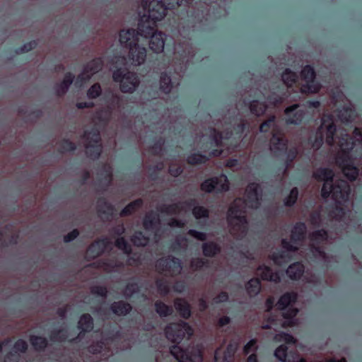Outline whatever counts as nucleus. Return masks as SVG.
Here are the masks:
<instances>
[{"label":"nucleus","mask_w":362,"mask_h":362,"mask_svg":"<svg viewBox=\"0 0 362 362\" xmlns=\"http://www.w3.org/2000/svg\"><path fill=\"white\" fill-rule=\"evenodd\" d=\"M160 21L150 18V15H144L139 21L136 30L130 28L119 32V41L124 47L129 49V57L133 65L142 64L146 58V48L139 45V35L150 39L149 48L155 53L163 51L166 35L156 30L157 22Z\"/></svg>","instance_id":"nucleus-1"},{"label":"nucleus","mask_w":362,"mask_h":362,"mask_svg":"<svg viewBox=\"0 0 362 362\" xmlns=\"http://www.w3.org/2000/svg\"><path fill=\"white\" fill-rule=\"evenodd\" d=\"M165 334L168 340L175 344L170 348V352L177 362H194V360H202V353L199 349L188 346L182 348L180 344L186 339L189 341L194 334L193 328L187 322L180 321L166 326Z\"/></svg>","instance_id":"nucleus-2"},{"label":"nucleus","mask_w":362,"mask_h":362,"mask_svg":"<svg viewBox=\"0 0 362 362\" xmlns=\"http://www.w3.org/2000/svg\"><path fill=\"white\" fill-rule=\"evenodd\" d=\"M355 141L354 138L349 134H341L339 141L341 151L335 158L337 165L350 181L356 180L358 175V169L354 165L351 157V151L356 145Z\"/></svg>","instance_id":"nucleus-3"},{"label":"nucleus","mask_w":362,"mask_h":362,"mask_svg":"<svg viewBox=\"0 0 362 362\" xmlns=\"http://www.w3.org/2000/svg\"><path fill=\"white\" fill-rule=\"evenodd\" d=\"M270 150L279 159L286 157L283 159L280 169L283 170L284 175L286 174L298 155V149L296 147L288 148L287 139L279 132H274L270 139Z\"/></svg>","instance_id":"nucleus-4"},{"label":"nucleus","mask_w":362,"mask_h":362,"mask_svg":"<svg viewBox=\"0 0 362 362\" xmlns=\"http://www.w3.org/2000/svg\"><path fill=\"white\" fill-rule=\"evenodd\" d=\"M245 202L241 198L235 199L229 206L227 214V220L230 226L231 233L238 238L245 237L248 230Z\"/></svg>","instance_id":"nucleus-5"},{"label":"nucleus","mask_w":362,"mask_h":362,"mask_svg":"<svg viewBox=\"0 0 362 362\" xmlns=\"http://www.w3.org/2000/svg\"><path fill=\"white\" fill-rule=\"evenodd\" d=\"M336 132L337 126L333 115L332 114H324L321 117L320 125L317 129L315 134L310 136L308 141L313 148L317 150L324 144L325 135L326 143L329 146H333L335 141Z\"/></svg>","instance_id":"nucleus-6"},{"label":"nucleus","mask_w":362,"mask_h":362,"mask_svg":"<svg viewBox=\"0 0 362 362\" xmlns=\"http://www.w3.org/2000/svg\"><path fill=\"white\" fill-rule=\"evenodd\" d=\"M122 340H125V339L122 328L117 325H110L102 332V339L90 344L88 347V351L93 354H101L105 351H109L108 344L110 343H119Z\"/></svg>","instance_id":"nucleus-7"},{"label":"nucleus","mask_w":362,"mask_h":362,"mask_svg":"<svg viewBox=\"0 0 362 362\" xmlns=\"http://www.w3.org/2000/svg\"><path fill=\"white\" fill-rule=\"evenodd\" d=\"M112 79L119 83V89L124 93H133L140 83L137 74L125 68H117L112 73Z\"/></svg>","instance_id":"nucleus-8"},{"label":"nucleus","mask_w":362,"mask_h":362,"mask_svg":"<svg viewBox=\"0 0 362 362\" xmlns=\"http://www.w3.org/2000/svg\"><path fill=\"white\" fill-rule=\"evenodd\" d=\"M182 4L181 0H152L149 5L148 15L154 20H162L168 10L176 8Z\"/></svg>","instance_id":"nucleus-9"},{"label":"nucleus","mask_w":362,"mask_h":362,"mask_svg":"<svg viewBox=\"0 0 362 362\" xmlns=\"http://www.w3.org/2000/svg\"><path fill=\"white\" fill-rule=\"evenodd\" d=\"M300 77L305 82L300 87V91L303 93H317L320 90L322 86L316 80V73L311 65H305L302 69Z\"/></svg>","instance_id":"nucleus-10"},{"label":"nucleus","mask_w":362,"mask_h":362,"mask_svg":"<svg viewBox=\"0 0 362 362\" xmlns=\"http://www.w3.org/2000/svg\"><path fill=\"white\" fill-rule=\"evenodd\" d=\"M83 137L88 141L86 145L88 157L93 160L98 159L102 153V146L99 144L101 138L98 129L93 127L90 130L86 131Z\"/></svg>","instance_id":"nucleus-11"},{"label":"nucleus","mask_w":362,"mask_h":362,"mask_svg":"<svg viewBox=\"0 0 362 362\" xmlns=\"http://www.w3.org/2000/svg\"><path fill=\"white\" fill-rule=\"evenodd\" d=\"M202 191L206 193L216 192L217 194L229 190V181L224 174L206 179L200 185Z\"/></svg>","instance_id":"nucleus-12"},{"label":"nucleus","mask_w":362,"mask_h":362,"mask_svg":"<svg viewBox=\"0 0 362 362\" xmlns=\"http://www.w3.org/2000/svg\"><path fill=\"white\" fill-rule=\"evenodd\" d=\"M156 267L159 273L166 272L170 276L180 274L182 268L180 259L170 255L158 259Z\"/></svg>","instance_id":"nucleus-13"},{"label":"nucleus","mask_w":362,"mask_h":362,"mask_svg":"<svg viewBox=\"0 0 362 362\" xmlns=\"http://www.w3.org/2000/svg\"><path fill=\"white\" fill-rule=\"evenodd\" d=\"M287 124H302L306 119L307 111L300 108L299 104H293L287 107L284 110Z\"/></svg>","instance_id":"nucleus-14"},{"label":"nucleus","mask_w":362,"mask_h":362,"mask_svg":"<svg viewBox=\"0 0 362 362\" xmlns=\"http://www.w3.org/2000/svg\"><path fill=\"white\" fill-rule=\"evenodd\" d=\"M262 198L260 185L257 182L250 183L246 188L245 202L249 204V207L257 209L260 205Z\"/></svg>","instance_id":"nucleus-15"},{"label":"nucleus","mask_w":362,"mask_h":362,"mask_svg":"<svg viewBox=\"0 0 362 362\" xmlns=\"http://www.w3.org/2000/svg\"><path fill=\"white\" fill-rule=\"evenodd\" d=\"M332 199L337 204L349 199L351 188L347 182L341 180L332 186Z\"/></svg>","instance_id":"nucleus-16"},{"label":"nucleus","mask_w":362,"mask_h":362,"mask_svg":"<svg viewBox=\"0 0 362 362\" xmlns=\"http://www.w3.org/2000/svg\"><path fill=\"white\" fill-rule=\"evenodd\" d=\"M110 241L107 238H99L93 241L87 249V257L94 259L103 254Z\"/></svg>","instance_id":"nucleus-17"},{"label":"nucleus","mask_w":362,"mask_h":362,"mask_svg":"<svg viewBox=\"0 0 362 362\" xmlns=\"http://www.w3.org/2000/svg\"><path fill=\"white\" fill-rule=\"evenodd\" d=\"M94 318H78L77 329L80 330L77 336L71 341L75 344H83V339L86 334L93 329Z\"/></svg>","instance_id":"nucleus-18"},{"label":"nucleus","mask_w":362,"mask_h":362,"mask_svg":"<svg viewBox=\"0 0 362 362\" xmlns=\"http://www.w3.org/2000/svg\"><path fill=\"white\" fill-rule=\"evenodd\" d=\"M257 272L263 281H272L276 284L281 281L279 274L278 272H274L270 267L264 264L257 267Z\"/></svg>","instance_id":"nucleus-19"},{"label":"nucleus","mask_w":362,"mask_h":362,"mask_svg":"<svg viewBox=\"0 0 362 362\" xmlns=\"http://www.w3.org/2000/svg\"><path fill=\"white\" fill-rule=\"evenodd\" d=\"M74 75L71 72H66L64 74L62 82L57 83L54 86V90L58 97L64 96L69 90V87L73 83Z\"/></svg>","instance_id":"nucleus-20"},{"label":"nucleus","mask_w":362,"mask_h":362,"mask_svg":"<svg viewBox=\"0 0 362 362\" xmlns=\"http://www.w3.org/2000/svg\"><path fill=\"white\" fill-rule=\"evenodd\" d=\"M298 298V295L293 291L286 292L280 296L276 303V309L278 310H284L289 306H293Z\"/></svg>","instance_id":"nucleus-21"},{"label":"nucleus","mask_w":362,"mask_h":362,"mask_svg":"<svg viewBox=\"0 0 362 362\" xmlns=\"http://www.w3.org/2000/svg\"><path fill=\"white\" fill-rule=\"evenodd\" d=\"M96 209L99 214L105 216L107 219L113 217L115 212L114 205L103 197L98 199Z\"/></svg>","instance_id":"nucleus-22"},{"label":"nucleus","mask_w":362,"mask_h":362,"mask_svg":"<svg viewBox=\"0 0 362 362\" xmlns=\"http://www.w3.org/2000/svg\"><path fill=\"white\" fill-rule=\"evenodd\" d=\"M74 337V334H71L67 328L54 329L49 334V339L53 342L69 341L74 344L71 341Z\"/></svg>","instance_id":"nucleus-23"},{"label":"nucleus","mask_w":362,"mask_h":362,"mask_svg":"<svg viewBox=\"0 0 362 362\" xmlns=\"http://www.w3.org/2000/svg\"><path fill=\"white\" fill-rule=\"evenodd\" d=\"M306 231L307 228L305 223L301 221L296 223L291 230V240L294 244L303 241L305 238Z\"/></svg>","instance_id":"nucleus-24"},{"label":"nucleus","mask_w":362,"mask_h":362,"mask_svg":"<svg viewBox=\"0 0 362 362\" xmlns=\"http://www.w3.org/2000/svg\"><path fill=\"white\" fill-rule=\"evenodd\" d=\"M160 223V220L159 215L153 211L147 213L143 220L144 228L147 231L156 230Z\"/></svg>","instance_id":"nucleus-25"},{"label":"nucleus","mask_w":362,"mask_h":362,"mask_svg":"<svg viewBox=\"0 0 362 362\" xmlns=\"http://www.w3.org/2000/svg\"><path fill=\"white\" fill-rule=\"evenodd\" d=\"M132 309L131 304L124 300L115 301L110 306V310L117 317H125Z\"/></svg>","instance_id":"nucleus-26"},{"label":"nucleus","mask_w":362,"mask_h":362,"mask_svg":"<svg viewBox=\"0 0 362 362\" xmlns=\"http://www.w3.org/2000/svg\"><path fill=\"white\" fill-rule=\"evenodd\" d=\"M313 176L319 182H333L334 173L329 168L320 167L313 173Z\"/></svg>","instance_id":"nucleus-27"},{"label":"nucleus","mask_w":362,"mask_h":362,"mask_svg":"<svg viewBox=\"0 0 362 362\" xmlns=\"http://www.w3.org/2000/svg\"><path fill=\"white\" fill-rule=\"evenodd\" d=\"M304 270V265L300 262H296L288 266L286 274L292 280H298L303 276Z\"/></svg>","instance_id":"nucleus-28"},{"label":"nucleus","mask_w":362,"mask_h":362,"mask_svg":"<svg viewBox=\"0 0 362 362\" xmlns=\"http://www.w3.org/2000/svg\"><path fill=\"white\" fill-rule=\"evenodd\" d=\"M202 249L203 255L206 257H214L221 251V246L214 241L204 243Z\"/></svg>","instance_id":"nucleus-29"},{"label":"nucleus","mask_w":362,"mask_h":362,"mask_svg":"<svg viewBox=\"0 0 362 362\" xmlns=\"http://www.w3.org/2000/svg\"><path fill=\"white\" fill-rule=\"evenodd\" d=\"M174 307L179 313L180 317H192L189 303L184 298H177L174 300Z\"/></svg>","instance_id":"nucleus-30"},{"label":"nucleus","mask_w":362,"mask_h":362,"mask_svg":"<svg viewBox=\"0 0 362 362\" xmlns=\"http://www.w3.org/2000/svg\"><path fill=\"white\" fill-rule=\"evenodd\" d=\"M244 103L249 106L250 112L257 117L263 115L267 109V106L265 103L259 102L256 100L249 103L245 100Z\"/></svg>","instance_id":"nucleus-31"},{"label":"nucleus","mask_w":362,"mask_h":362,"mask_svg":"<svg viewBox=\"0 0 362 362\" xmlns=\"http://www.w3.org/2000/svg\"><path fill=\"white\" fill-rule=\"evenodd\" d=\"M262 288L261 280L258 278H252L245 284V290L250 297L257 296Z\"/></svg>","instance_id":"nucleus-32"},{"label":"nucleus","mask_w":362,"mask_h":362,"mask_svg":"<svg viewBox=\"0 0 362 362\" xmlns=\"http://www.w3.org/2000/svg\"><path fill=\"white\" fill-rule=\"evenodd\" d=\"M144 204L142 199H136L130 203H129L124 208L120 211L119 216L121 217L129 216L133 214L137 209L141 208Z\"/></svg>","instance_id":"nucleus-33"},{"label":"nucleus","mask_w":362,"mask_h":362,"mask_svg":"<svg viewBox=\"0 0 362 362\" xmlns=\"http://www.w3.org/2000/svg\"><path fill=\"white\" fill-rule=\"evenodd\" d=\"M104 65V61L102 57H96L88 62L84 69L91 76L100 71Z\"/></svg>","instance_id":"nucleus-34"},{"label":"nucleus","mask_w":362,"mask_h":362,"mask_svg":"<svg viewBox=\"0 0 362 362\" xmlns=\"http://www.w3.org/2000/svg\"><path fill=\"white\" fill-rule=\"evenodd\" d=\"M173 88L171 76L168 72H162L160 77V90L165 93L168 94Z\"/></svg>","instance_id":"nucleus-35"},{"label":"nucleus","mask_w":362,"mask_h":362,"mask_svg":"<svg viewBox=\"0 0 362 362\" xmlns=\"http://www.w3.org/2000/svg\"><path fill=\"white\" fill-rule=\"evenodd\" d=\"M30 342L33 349L37 351H43L48 346L47 339L41 336L31 335Z\"/></svg>","instance_id":"nucleus-36"},{"label":"nucleus","mask_w":362,"mask_h":362,"mask_svg":"<svg viewBox=\"0 0 362 362\" xmlns=\"http://www.w3.org/2000/svg\"><path fill=\"white\" fill-rule=\"evenodd\" d=\"M247 122L241 118L240 122L234 125L233 130L226 132V138L230 139L234 134L238 139H240L247 128Z\"/></svg>","instance_id":"nucleus-37"},{"label":"nucleus","mask_w":362,"mask_h":362,"mask_svg":"<svg viewBox=\"0 0 362 362\" xmlns=\"http://www.w3.org/2000/svg\"><path fill=\"white\" fill-rule=\"evenodd\" d=\"M298 78L297 74L290 69H286L281 74V79L288 88H291L297 82Z\"/></svg>","instance_id":"nucleus-38"},{"label":"nucleus","mask_w":362,"mask_h":362,"mask_svg":"<svg viewBox=\"0 0 362 362\" xmlns=\"http://www.w3.org/2000/svg\"><path fill=\"white\" fill-rule=\"evenodd\" d=\"M209 158L201 153H192L187 156V163L191 165H197L206 163Z\"/></svg>","instance_id":"nucleus-39"},{"label":"nucleus","mask_w":362,"mask_h":362,"mask_svg":"<svg viewBox=\"0 0 362 362\" xmlns=\"http://www.w3.org/2000/svg\"><path fill=\"white\" fill-rule=\"evenodd\" d=\"M130 240L134 246L144 247L148 243L149 238L142 231L137 230L132 235Z\"/></svg>","instance_id":"nucleus-40"},{"label":"nucleus","mask_w":362,"mask_h":362,"mask_svg":"<svg viewBox=\"0 0 362 362\" xmlns=\"http://www.w3.org/2000/svg\"><path fill=\"white\" fill-rule=\"evenodd\" d=\"M328 233L325 229H319L312 232L310 235V240L315 244H320L328 239Z\"/></svg>","instance_id":"nucleus-41"},{"label":"nucleus","mask_w":362,"mask_h":362,"mask_svg":"<svg viewBox=\"0 0 362 362\" xmlns=\"http://www.w3.org/2000/svg\"><path fill=\"white\" fill-rule=\"evenodd\" d=\"M154 307L159 317H168L173 312L172 306L168 305L161 300H156Z\"/></svg>","instance_id":"nucleus-42"},{"label":"nucleus","mask_w":362,"mask_h":362,"mask_svg":"<svg viewBox=\"0 0 362 362\" xmlns=\"http://www.w3.org/2000/svg\"><path fill=\"white\" fill-rule=\"evenodd\" d=\"M141 286H139L138 282L132 281L127 284L124 288V295L127 298H131L134 297L136 295L139 294L140 292Z\"/></svg>","instance_id":"nucleus-43"},{"label":"nucleus","mask_w":362,"mask_h":362,"mask_svg":"<svg viewBox=\"0 0 362 362\" xmlns=\"http://www.w3.org/2000/svg\"><path fill=\"white\" fill-rule=\"evenodd\" d=\"M115 245L119 249L122 250L124 254L129 256L132 253V246L125 240L124 237H119L115 242Z\"/></svg>","instance_id":"nucleus-44"},{"label":"nucleus","mask_w":362,"mask_h":362,"mask_svg":"<svg viewBox=\"0 0 362 362\" xmlns=\"http://www.w3.org/2000/svg\"><path fill=\"white\" fill-rule=\"evenodd\" d=\"M288 347L286 344L278 346L274 351V356L281 362H292L287 358Z\"/></svg>","instance_id":"nucleus-45"},{"label":"nucleus","mask_w":362,"mask_h":362,"mask_svg":"<svg viewBox=\"0 0 362 362\" xmlns=\"http://www.w3.org/2000/svg\"><path fill=\"white\" fill-rule=\"evenodd\" d=\"M102 180L110 183L112 180V168L108 163H103L100 170Z\"/></svg>","instance_id":"nucleus-46"},{"label":"nucleus","mask_w":362,"mask_h":362,"mask_svg":"<svg viewBox=\"0 0 362 362\" xmlns=\"http://www.w3.org/2000/svg\"><path fill=\"white\" fill-rule=\"evenodd\" d=\"M299 191L297 187H293L291 189L290 193L287 197L284 200V204L286 206L291 207L297 202L298 198Z\"/></svg>","instance_id":"nucleus-47"},{"label":"nucleus","mask_w":362,"mask_h":362,"mask_svg":"<svg viewBox=\"0 0 362 362\" xmlns=\"http://www.w3.org/2000/svg\"><path fill=\"white\" fill-rule=\"evenodd\" d=\"M123 101L121 96L117 94L112 93L110 99V104L107 106L110 112L113 110H119L122 107Z\"/></svg>","instance_id":"nucleus-48"},{"label":"nucleus","mask_w":362,"mask_h":362,"mask_svg":"<svg viewBox=\"0 0 362 362\" xmlns=\"http://www.w3.org/2000/svg\"><path fill=\"white\" fill-rule=\"evenodd\" d=\"M192 214L196 219L208 218L209 211L203 206H195L192 208Z\"/></svg>","instance_id":"nucleus-49"},{"label":"nucleus","mask_w":362,"mask_h":362,"mask_svg":"<svg viewBox=\"0 0 362 362\" xmlns=\"http://www.w3.org/2000/svg\"><path fill=\"white\" fill-rule=\"evenodd\" d=\"M91 77L92 76L88 71H86V69L83 68V71L77 76L74 86L77 88H81L86 82L90 80Z\"/></svg>","instance_id":"nucleus-50"},{"label":"nucleus","mask_w":362,"mask_h":362,"mask_svg":"<svg viewBox=\"0 0 362 362\" xmlns=\"http://www.w3.org/2000/svg\"><path fill=\"white\" fill-rule=\"evenodd\" d=\"M156 286L158 293L165 296L170 293V287L168 283L163 279H158L156 281Z\"/></svg>","instance_id":"nucleus-51"},{"label":"nucleus","mask_w":362,"mask_h":362,"mask_svg":"<svg viewBox=\"0 0 362 362\" xmlns=\"http://www.w3.org/2000/svg\"><path fill=\"white\" fill-rule=\"evenodd\" d=\"M37 46V41L31 40V41H29V42L25 43L22 46L17 47L15 49V52L17 54H24V53H26L29 51L34 49L35 48H36Z\"/></svg>","instance_id":"nucleus-52"},{"label":"nucleus","mask_w":362,"mask_h":362,"mask_svg":"<svg viewBox=\"0 0 362 362\" xmlns=\"http://www.w3.org/2000/svg\"><path fill=\"white\" fill-rule=\"evenodd\" d=\"M288 257H289L288 254L284 250H276L270 255V259L277 265H280L281 261Z\"/></svg>","instance_id":"nucleus-53"},{"label":"nucleus","mask_w":362,"mask_h":362,"mask_svg":"<svg viewBox=\"0 0 362 362\" xmlns=\"http://www.w3.org/2000/svg\"><path fill=\"white\" fill-rule=\"evenodd\" d=\"M102 93V88L98 83L92 85L87 90V97L89 99H95Z\"/></svg>","instance_id":"nucleus-54"},{"label":"nucleus","mask_w":362,"mask_h":362,"mask_svg":"<svg viewBox=\"0 0 362 362\" xmlns=\"http://www.w3.org/2000/svg\"><path fill=\"white\" fill-rule=\"evenodd\" d=\"M209 261L203 258L197 257L193 259L190 262V267L194 271H199L203 267H208Z\"/></svg>","instance_id":"nucleus-55"},{"label":"nucleus","mask_w":362,"mask_h":362,"mask_svg":"<svg viewBox=\"0 0 362 362\" xmlns=\"http://www.w3.org/2000/svg\"><path fill=\"white\" fill-rule=\"evenodd\" d=\"M276 339L279 341L284 342L286 344L293 345L296 343V339L293 335L284 332L276 334Z\"/></svg>","instance_id":"nucleus-56"},{"label":"nucleus","mask_w":362,"mask_h":362,"mask_svg":"<svg viewBox=\"0 0 362 362\" xmlns=\"http://www.w3.org/2000/svg\"><path fill=\"white\" fill-rule=\"evenodd\" d=\"M339 117L343 123H349L353 120V111L351 108L346 107L340 111Z\"/></svg>","instance_id":"nucleus-57"},{"label":"nucleus","mask_w":362,"mask_h":362,"mask_svg":"<svg viewBox=\"0 0 362 362\" xmlns=\"http://www.w3.org/2000/svg\"><path fill=\"white\" fill-rule=\"evenodd\" d=\"M276 117L274 115L271 116L267 120L263 122L259 126V131L262 133H267L269 132L272 126L275 124Z\"/></svg>","instance_id":"nucleus-58"},{"label":"nucleus","mask_w":362,"mask_h":362,"mask_svg":"<svg viewBox=\"0 0 362 362\" xmlns=\"http://www.w3.org/2000/svg\"><path fill=\"white\" fill-rule=\"evenodd\" d=\"M76 149V144L68 139H64L60 144L62 152H72Z\"/></svg>","instance_id":"nucleus-59"},{"label":"nucleus","mask_w":362,"mask_h":362,"mask_svg":"<svg viewBox=\"0 0 362 362\" xmlns=\"http://www.w3.org/2000/svg\"><path fill=\"white\" fill-rule=\"evenodd\" d=\"M165 141L163 138H159L151 147V153L153 156H158L163 150Z\"/></svg>","instance_id":"nucleus-60"},{"label":"nucleus","mask_w":362,"mask_h":362,"mask_svg":"<svg viewBox=\"0 0 362 362\" xmlns=\"http://www.w3.org/2000/svg\"><path fill=\"white\" fill-rule=\"evenodd\" d=\"M180 210V203L164 205L160 209V211L162 213H165L168 214H177Z\"/></svg>","instance_id":"nucleus-61"},{"label":"nucleus","mask_w":362,"mask_h":362,"mask_svg":"<svg viewBox=\"0 0 362 362\" xmlns=\"http://www.w3.org/2000/svg\"><path fill=\"white\" fill-rule=\"evenodd\" d=\"M310 252L315 257L325 258L326 253L323 248L320 246V244L313 243L310 245Z\"/></svg>","instance_id":"nucleus-62"},{"label":"nucleus","mask_w":362,"mask_h":362,"mask_svg":"<svg viewBox=\"0 0 362 362\" xmlns=\"http://www.w3.org/2000/svg\"><path fill=\"white\" fill-rule=\"evenodd\" d=\"M90 292L92 294L103 298H106L107 296V289L104 286H93L90 288Z\"/></svg>","instance_id":"nucleus-63"},{"label":"nucleus","mask_w":362,"mask_h":362,"mask_svg":"<svg viewBox=\"0 0 362 362\" xmlns=\"http://www.w3.org/2000/svg\"><path fill=\"white\" fill-rule=\"evenodd\" d=\"M333 182H324L321 189V196L323 199H327L332 195Z\"/></svg>","instance_id":"nucleus-64"}]
</instances>
